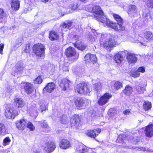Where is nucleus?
Returning <instances> with one entry per match:
<instances>
[{
    "instance_id": "f257e3e1",
    "label": "nucleus",
    "mask_w": 153,
    "mask_h": 153,
    "mask_svg": "<svg viewBox=\"0 0 153 153\" xmlns=\"http://www.w3.org/2000/svg\"><path fill=\"white\" fill-rule=\"evenodd\" d=\"M113 17L117 22V23L110 22L108 19H107L106 17H104V19L105 20V22L104 24L108 27H111L117 31L124 30L125 27L122 26L123 23V20L121 16L117 14H114Z\"/></svg>"
},
{
    "instance_id": "f03ea898",
    "label": "nucleus",
    "mask_w": 153,
    "mask_h": 153,
    "mask_svg": "<svg viewBox=\"0 0 153 153\" xmlns=\"http://www.w3.org/2000/svg\"><path fill=\"white\" fill-rule=\"evenodd\" d=\"M92 32L94 33V35L97 36H101L100 40H102L104 42L102 43L103 46L107 49L110 50L111 48L116 45V43L115 41L112 40V39H108V37L110 35L109 34H102L98 33L96 30H93Z\"/></svg>"
},
{
    "instance_id": "7ed1b4c3",
    "label": "nucleus",
    "mask_w": 153,
    "mask_h": 153,
    "mask_svg": "<svg viewBox=\"0 0 153 153\" xmlns=\"http://www.w3.org/2000/svg\"><path fill=\"white\" fill-rule=\"evenodd\" d=\"M86 10L89 12L92 13L96 19L103 23L105 22L104 17H106L104 15L103 12L100 7L95 5L92 8H87Z\"/></svg>"
},
{
    "instance_id": "20e7f679",
    "label": "nucleus",
    "mask_w": 153,
    "mask_h": 153,
    "mask_svg": "<svg viewBox=\"0 0 153 153\" xmlns=\"http://www.w3.org/2000/svg\"><path fill=\"white\" fill-rule=\"evenodd\" d=\"M76 90L80 94L89 95L91 91L89 86L85 83H81L77 85Z\"/></svg>"
},
{
    "instance_id": "39448f33",
    "label": "nucleus",
    "mask_w": 153,
    "mask_h": 153,
    "mask_svg": "<svg viewBox=\"0 0 153 153\" xmlns=\"http://www.w3.org/2000/svg\"><path fill=\"white\" fill-rule=\"evenodd\" d=\"M19 112L16 110L13 107H9L5 110V115L8 119H14L15 117L18 115Z\"/></svg>"
},
{
    "instance_id": "423d86ee",
    "label": "nucleus",
    "mask_w": 153,
    "mask_h": 153,
    "mask_svg": "<svg viewBox=\"0 0 153 153\" xmlns=\"http://www.w3.org/2000/svg\"><path fill=\"white\" fill-rule=\"evenodd\" d=\"M112 95L108 93H106L102 96L98 101V103L100 105H103L108 102Z\"/></svg>"
},
{
    "instance_id": "0eeeda50",
    "label": "nucleus",
    "mask_w": 153,
    "mask_h": 153,
    "mask_svg": "<svg viewBox=\"0 0 153 153\" xmlns=\"http://www.w3.org/2000/svg\"><path fill=\"white\" fill-rule=\"evenodd\" d=\"M23 69V64L21 63L18 62L13 67L12 74L14 76H16L21 72Z\"/></svg>"
},
{
    "instance_id": "6e6552de",
    "label": "nucleus",
    "mask_w": 153,
    "mask_h": 153,
    "mask_svg": "<svg viewBox=\"0 0 153 153\" xmlns=\"http://www.w3.org/2000/svg\"><path fill=\"white\" fill-rule=\"evenodd\" d=\"M65 53L66 56L68 57H72L74 56V59L76 60L79 54L77 55L76 53L74 48L72 47H69L65 50Z\"/></svg>"
},
{
    "instance_id": "1a4fd4ad",
    "label": "nucleus",
    "mask_w": 153,
    "mask_h": 153,
    "mask_svg": "<svg viewBox=\"0 0 153 153\" xmlns=\"http://www.w3.org/2000/svg\"><path fill=\"white\" fill-rule=\"evenodd\" d=\"M56 148L55 143L51 141L46 143L45 146V150L47 152H51L53 151Z\"/></svg>"
},
{
    "instance_id": "9d476101",
    "label": "nucleus",
    "mask_w": 153,
    "mask_h": 153,
    "mask_svg": "<svg viewBox=\"0 0 153 153\" xmlns=\"http://www.w3.org/2000/svg\"><path fill=\"white\" fill-rule=\"evenodd\" d=\"M85 61L86 63L90 62L94 63H96L97 61L96 56L90 53L87 54L85 56Z\"/></svg>"
},
{
    "instance_id": "9b49d317",
    "label": "nucleus",
    "mask_w": 153,
    "mask_h": 153,
    "mask_svg": "<svg viewBox=\"0 0 153 153\" xmlns=\"http://www.w3.org/2000/svg\"><path fill=\"white\" fill-rule=\"evenodd\" d=\"M60 147L63 149H66L69 148L71 147V144L70 141L67 139H62L59 143Z\"/></svg>"
},
{
    "instance_id": "f8f14e48",
    "label": "nucleus",
    "mask_w": 153,
    "mask_h": 153,
    "mask_svg": "<svg viewBox=\"0 0 153 153\" xmlns=\"http://www.w3.org/2000/svg\"><path fill=\"white\" fill-rule=\"evenodd\" d=\"M86 101V100L82 98H78L75 99L74 102L77 107L80 108L83 106Z\"/></svg>"
},
{
    "instance_id": "ddd939ff",
    "label": "nucleus",
    "mask_w": 153,
    "mask_h": 153,
    "mask_svg": "<svg viewBox=\"0 0 153 153\" xmlns=\"http://www.w3.org/2000/svg\"><path fill=\"white\" fill-rule=\"evenodd\" d=\"M147 83L146 81H142L138 85L136 86V89L139 94L142 93L145 90V87L146 86Z\"/></svg>"
},
{
    "instance_id": "4468645a",
    "label": "nucleus",
    "mask_w": 153,
    "mask_h": 153,
    "mask_svg": "<svg viewBox=\"0 0 153 153\" xmlns=\"http://www.w3.org/2000/svg\"><path fill=\"white\" fill-rule=\"evenodd\" d=\"M15 123L17 128L19 129L23 130L26 127V122L25 120L21 119L16 121Z\"/></svg>"
},
{
    "instance_id": "2eb2a0df",
    "label": "nucleus",
    "mask_w": 153,
    "mask_h": 153,
    "mask_svg": "<svg viewBox=\"0 0 153 153\" xmlns=\"http://www.w3.org/2000/svg\"><path fill=\"white\" fill-rule=\"evenodd\" d=\"M71 123L72 126H75L76 128H78L80 124V120L79 116L75 115L73 116L71 120Z\"/></svg>"
},
{
    "instance_id": "dca6fc26",
    "label": "nucleus",
    "mask_w": 153,
    "mask_h": 153,
    "mask_svg": "<svg viewBox=\"0 0 153 153\" xmlns=\"http://www.w3.org/2000/svg\"><path fill=\"white\" fill-rule=\"evenodd\" d=\"M71 82L66 79H62L59 84V86L64 90H65L69 87Z\"/></svg>"
},
{
    "instance_id": "f3484780",
    "label": "nucleus",
    "mask_w": 153,
    "mask_h": 153,
    "mask_svg": "<svg viewBox=\"0 0 153 153\" xmlns=\"http://www.w3.org/2000/svg\"><path fill=\"white\" fill-rule=\"evenodd\" d=\"M13 103L16 107L18 108H21L23 107L25 105L23 100L22 99L19 98L14 99Z\"/></svg>"
},
{
    "instance_id": "a211bd4d",
    "label": "nucleus",
    "mask_w": 153,
    "mask_h": 153,
    "mask_svg": "<svg viewBox=\"0 0 153 153\" xmlns=\"http://www.w3.org/2000/svg\"><path fill=\"white\" fill-rule=\"evenodd\" d=\"M55 85L53 82H50L47 84L43 89V91H46L48 92H51L55 89Z\"/></svg>"
},
{
    "instance_id": "6ab92c4d",
    "label": "nucleus",
    "mask_w": 153,
    "mask_h": 153,
    "mask_svg": "<svg viewBox=\"0 0 153 153\" xmlns=\"http://www.w3.org/2000/svg\"><path fill=\"white\" fill-rule=\"evenodd\" d=\"M100 129H95L94 130H89L86 132V134L88 136L94 138L98 134L96 133V131L97 133H99L101 132Z\"/></svg>"
},
{
    "instance_id": "aec40b11",
    "label": "nucleus",
    "mask_w": 153,
    "mask_h": 153,
    "mask_svg": "<svg viewBox=\"0 0 153 153\" xmlns=\"http://www.w3.org/2000/svg\"><path fill=\"white\" fill-rule=\"evenodd\" d=\"M145 134L148 137H151L153 136V124L147 126L145 130Z\"/></svg>"
},
{
    "instance_id": "412c9836",
    "label": "nucleus",
    "mask_w": 153,
    "mask_h": 153,
    "mask_svg": "<svg viewBox=\"0 0 153 153\" xmlns=\"http://www.w3.org/2000/svg\"><path fill=\"white\" fill-rule=\"evenodd\" d=\"M126 58L128 62L130 63H135L137 60V58L134 54L129 53H127Z\"/></svg>"
},
{
    "instance_id": "4be33fe9",
    "label": "nucleus",
    "mask_w": 153,
    "mask_h": 153,
    "mask_svg": "<svg viewBox=\"0 0 153 153\" xmlns=\"http://www.w3.org/2000/svg\"><path fill=\"white\" fill-rule=\"evenodd\" d=\"M77 148V150L79 151V153H91V151L87 149L86 147L83 144H80Z\"/></svg>"
},
{
    "instance_id": "5701e85b",
    "label": "nucleus",
    "mask_w": 153,
    "mask_h": 153,
    "mask_svg": "<svg viewBox=\"0 0 153 153\" xmlns=\"http://www.w3.org/2000/svg\"><path fill=\"white\" fill-rule=\"evenodd\" d=\"M11 7L13 10L16 11L20 7V2L18 0H12L11 2Z\"/></svg>"
},
{
    "instance_id": "b1692460",
    "label": "nucleus",
    "mask_w": 153,
    "mask_h": 153,
    "mask_svg": "<svg viewBox=\"0 0 153 153\" xmlns=\"http://www.w3.org/2000/svg\"><path fill=\"white\" fill-rule=\"evenodd\" d=\"M59 35L58 33L53 30L50 31L49 34V39L51 41L56 40L59 38Z\"/></svg>"
},
{
    "instance_id": "393cba45",
    "label": "nucleus",
    "mask_w": 153,
    "mask_h": 153,
    "mask_svg": "<svg viewBox=\"0 0 153 153\" xmlns=\"http://www.w3.org/2000/svg\"><path fill=\"white\" fill-rule=\"evenodd\" d=\"M25 91L28 94H30L33 90V86L30 83H26L24 86Z\"/></svg>"
},
{
    "instance_id": "a878e982",
    "label": "nucleus",
    "mask_w": 153,
    "mask_h": 153,
    "mask_svg": "<svg viewBox=\"0 0 153 153\" xmlns=\"http://www.w3.org/2000/svg\"><path fill=\"white\" fill-rule=\"evenodd\" d=\"M45 48L44 45L42 44H39V57H42V58L45 57Z\"/></svg>"
},
{
    "instance_id": "bb28decb",
    "label": "nucleus",
    "mask_w": 153,
    "mask_h": 153,
    "mask_svg": "<svg viewBox=\"0 0 153 153\" xmlns=\"http://www.w3.org/2000/svg\"><path fill=\"white\" fill-rule=\"evenodd\" d=\"M123 59V56L120 53H117L114 56V60L117 64H120Z\"/></svg>"
},
{
    "instance_id": "cd10ccee",
    "label": "nucleus",
    "mask_w": 153,
    "mask_h": 153,
    "mask_svg": "<svg viewBox=\"0 0 153 153\" xmlns=\"http://www.w3.org/2000/svg\"><path fill=\"white\" fill-rule=\"evenodd\" d=\"M137 12V9L136 6L131 5L129 6L128 10L129 14L134 15Z\"/></svg>"
},
{
    "instance_id": "c85d7f7f",
    "label": "nucleus",
    "mask_w": 153,
    "mask_h": 153,
    "mask_svg": "<svg viewBox=\"0 0 153 153\" xmlns=\"http://www.w3.org/2000/svg\"><path fill=\"white\" fill-rule=\"evenodd\" d=\"M74 45L78 49L80 50H83L86 48V46L84 44H82L80 42H79V40L76 42L74 44Z\"/></svg>"
},
{
    "instance_id": "c756f323",
    "label": "nucleus",
    "mask_w": 153,
    "mask_h": 153,
    "mask_svg": "<svg viewBox=\"0 0 153 153\" xmlns=\"http://www.w3.org/2000/svg\"><path fill=\"white\" fill-rule=\"evenodd\" d=\"M144 36L145 39L147 40L153 39V35L150 31H146L144 33Z\"/></svg>"
},
{
    "instance_id": "7c9ffc66",
    "label": "nucleus",
    "mask_w": 153,
    "mask_h": 153,
    "mask_svg": "<svg viewBox=\"0 0 153 153\" xmlns=\"http://www.w3.org/2000/svg\"><path fill=\"white\" fill-rule=\"evenodd\" d=\"M132 91V88L129 85H127L125 89L123 91V92L128 96L129 95Z\"/></svg>"
},
{
    "instance_id": "2f4dec72",
    "label": "nucleus",
    "mask_w": 153,
    "mask_h": 153,
    "mask_svg": "<svg viewBox=\"0 0 153 153\" xmlns=\"http://www.w3.org/2000/svg\"><path fill=\"white\" fill-rule=\"evenodd\" d=\"M143 108L145 111H148L152 108V104L150 102L148 101H145L143 104Z\"/></svg>"
},
{
    "instance_id": "473e14b6",
    "label": "nucleus",
    "mask_w": 153,
    "mask_h": 153,
    "mask_svg": "<svg viewBox=\"0 0 153 153\" xmlns=\"http://www.w3.org/2000/svg\"><path fill=\"white\" fill-rule=\"evenodd\" d=\"M114 86L115 89L118 90L123 87V83L118 81H116L114 83Z\"/></svg>"
},
{
    "instance_id": "72a5a7b5",
    "label": "nucleus",
    "mask_w": 153,
    "mask_h": 153,
    "mask_svg": "<svg viewBox=\"0 0 153 153\" xmlns=\"http://www.w3.org/2000/svg\"><path fill=\"white\" fill-rule=\"evenodd\" d=\"M143 15L144 17H146L147 19L151 18V15L150 11L147 9L146 10H143Z\"/></svg>"
},
{
    "instance_id": "f704fd0d",
    "label": "nucleus",
    "mask_w": 153,
    "mask_h": 153,
    "mask_svg": "<svg viewBox=\"0 0 153 153\" xmlns=\"http://www.w3.org/2000/svg\"><path fill=\"white\" fill-rule=\"evenodd\" d=\"M102 85L100 82L94 84V91L97 93L99 92L101 89Z\"/></svg>"
},
{
    "instance_id": "c9c22d12",
    "label": "nucleus",
    "mask_w": 153,
    "mask_h": 153,
    "mask_svg": "<svg viewBox=\"0 0 153 153\" xmlns=\"http://www.w3.org/2000/svg\"><path fill=\"white\" fill-rule=\"evenodd\" d=\"M72 22L71 21H67L63 24L62 30H64V29H68L71 26Z\"/></svg>"
},
{
    "instance_id": "e433bc0d",
    "label": "nucleus",
    "mask_w": 153,
    "mask_h": 153,
    "mask_svg": "<svg viewBox=\"0 0 153 153\" xmlns=\"http://www.w3.org/2000/svg\"><path fill=\"white\" fill-rule=\"evenodd\" d=\"M5 126L2 123H0V134L4 135L5 133Z\"/></svg>"
},
{
    "instance_id": "4c0bfd02",
    "label": "nucleus",
    "mask_w": 153,
    "mask_h": 153,
    "mask_svg": "<svg viewBox=\"0 0 153 153\" xmlns=\"http://www.w3.org/2000/svg\"><path fill=\"white\" fill-rule=\"evenodd\" d=\"M33 52L37 56H38V45L37 44H35L33 46Z\"/></svg>"
},
{
    "instance_id": "58836bf2",
    "label": "nucleus",
    "mask_w": 153,
    "mask_h": 153,
    "mask_svg": "<svg viewBox=\"0 0 153 153\" xmlns=\"http://www.w3.org/2000/svg\"><path fill=\"white\" fill-rule=\"evenodd\" d=\"M143 42H147L146 39H144L141 36H139L138 38V40L137 41H136L135 42H136L137 43H140L141 44V45H144V43H143Z\"/></svg>"
},
{
    "instance_id": "ea45409f",
    "label": "nucleus",
    "mask_w": 153,
    "mask_h": 153,
    "mask_svg": "<svg viewBox=\"0 0 153 153\" xmlns=\"http://www.w3.org/2000/svg\"><path fill=\"white\" fill-rule=\"evenodd\" d=\"M11 140L9 137H7L5 138L3 140V144L4 146H6L9 144Z\"/></svg>"
},
{
    "instance_id": "a19ab883",
    "label": "nucleus",
    "mask_w": 153,
    "mask_h": 153,
    "mask_svg": "<svg viewBox=\"0 0 153 153\" xmlns=\"http://www.w3.org/2000/svg\"><path fill=\"white\" fill-rule=\"evenodd\" d=\"M123 137H124V136L121 135H119L116 140L117 143H123L124 141L123 139Z\"/></svg>"
},
{
    "instance_id": "79ce46f5",
    "label": "nucleus",
    "mask_w": 153,
    "mask_h": 153,
    "mask_svg": "<svg viewBox=\"0 0 153 153\" xmlns=\"http://www.w3.org/2000/svg\"><path fill=\"white\" fill-rule=\"evenodd\" d=\"M22 39L21 38L17 39L16 42L15 47H18L21 45L22 43Z\"/></svg>"
},
{
    "instance_id": "37998d69",
    "label": "nucleus",
    "mask_w": 153,
    "mask_h": 153,
    "mask_svg": "<svg viewBox=\"0 0 153 153\" xmlns=\"http://www.w3.org/2000/svg\"><path fill=\"white\" fill-rule=\"evenodd\" d=\"M69 65V63L67 62L64 63L63 65L62 66V69L64 71H68V66Z\"/></svg>"
},
{
    "instance_id": "c03bdc74",
    "label": "nucleus",
    "mask_w": 153,
    "mask_h": 153,
    "mask_svg": "<svg viewBox=\"0 0 153 153\" xmlns=\"http://www.w3.org/2000/svg\"><path fill=\"white\" fill-rule=\"evenodd\" d=\"M41 126L44 128L49 129V126H48L47 123L45 121H44L43 122H41L40 123Z\"/></svg>"
},
{
    "instance_id": "a18cd8bd",
    "label": "nucleus",
    "mask_w": 153,
    "mask_h": 153,
    "mask_svg": "<svg viewBox=\"0 0 153 153\" xmlns=\"http://www.w3.org/2000/svg\"><path fill=\"white\" fill-rule=\"evenodd\" d=\"M27 127L31 131H33L35 129L34 126L31 122H29L27 123Z\"/></svg>"
},
{
    "instance_id": "49530a36",
    "label": "nucleus",
    "mask_w": 153,
    "mask_h": 153,
    "mask_svg": "<svg viewBox=\"0 0 153 153\" xmlns=\"http://www.w3.org/2000/svg\"><path fill=\"white\" fill-rule=\"evenodd\" d=\"M6 15V13L4 10L3 9L0 8V19L4 18Z\"/></svg>"
},
{
    "instance_id": "de8ad7c7",
    "label": "nucleus",
    "mask_w": 153,
    "mask_h": 153,
    "mask_svg": "<svg viewBox=\"0 0 153 153\" xmlns=\"http://www.w3.org/2000/svg\"><path fill=\"white\" fill-rule=\"evenodd\" d=\"M146 4L148 7L153 8V0H148Z\"/></svg>"
},
{
    "instance_id": "09e8293b",
    "label": "nucleus",
    "mask_w": 153,
    "mask_h": 153,
    "mask_svg": "<svg viewBox=\"0 0 153 153\" xmlns=\"http://www.w3.org/2000/svg\"><path fill=\"white\" fill-rule=\"evenodd\" d=\"M87 38L88 39V40H89L91 43L93 42L95 40V38L93 37L92 35L90 33L88 35Z\"/></svg>"
},
{
    "instance_id": "8fccbe9b",
    "label": "nucleus",
    "mask_w": 153,
    "mask_h": 153,
    "mask_svg": "<svg viewBox=\"0 0 153 153\" xmlns=\"http://www.w3.org/2000/svg\"><path fill=\"white\" fill-rule=\"evenodd\" d=\"M61 122L63 124H66L67 123L68 120L67 119L66 116L64 115L61 118Z\"/></svg>"
},
{
    "instance_id": "3c124183",
    "label": "nucleus",
    "mask_w": 153,
    "mask_h": 153,
    "mask_svg": "<svg viewBox=\"0 0 153 153\" xmlns=\"http://www.w3.org/2000/svg\"><path fill=\"white\" fill-rule=\"evenodd\" d=\"M40 104H41L40 105L41 112H42L43 111L45 110L46 108V106H45V101H44L42 102V104H41L40 103Z\"/></svg>"
},
{
    "instance_id": "603ef678",
    "label": "nucleus",
    "mask_w": 153,
    "mask_h": 153,
    "mask_svg": "<svg viewBox=\"0 0 153 153\" xmlns=\"http://www.w3.org/2000/svg\"><path fill=\"white\" fill-rule=\"evenodd\" d=\"M140 73L137 71H134L131 73V76L134 77H137L139 76Z\"/></svg>"
},
{
    "instance_id": "864d4df0",
    "label": "nucleus",
    "mask_w": 153,
    "mask_h": 153,
    "mask_svg": "<svg viewBox=\"0 0 153 153\" xmlns=\"http://www.w3.org/2000/svg\"><path fill=\"white\" fill-rule=\"evenodd\" d=\"M30 45L29 44H26L25 49V52L26 53L29 52L30 51Z\"/></svg>"
},
{
    "instance_id": "5fc2aeb1",
    "label": "nucleus",
    "mask_w": 153,
    "mask_h": 153,
    "mask_svg": "<svg viewBox=\"0 0 153 153\" xmlns=\"http://www.w3.org/2000/svg\"><path fill=\"white\" fill-rule=\"evenodd\" d=\"M141 150L147 152H153V151L152 149L147 148H141Z\"/></svg>"
},
{
    "instance_id": "6e6d98bb",
    "label": "nucleus",
    "mask_w": 153,
    "mask_h": 153,
    "mask_svg": "<svg viewBox=\"0 0 153 153\" xmlns=\"http://www.w3.org/2000/svg\"><path fill=\"white\" fill-rule=\"evenodd\" d=\"M137 71L139 72V73L140 72L142 73H144L145 72L144 67H139L138 68Z\"/></svg>"
},
{
    "instance_id": "4d7b16f0",
    "label": "nucleus",
    "mask_w": 153,
    "mask_h": 153,
    "mask_svg": "<svg viewBox=\"0 0 153 153\" xmlns=\"http://www.w3.org/2000/svg\"><path fill=\"white\" fill-rule=\"evenodd\" d=\"M89 116H91L93 118H95L96 116V112L94 111H92L91 113L89 114Z\"/></svg>"
},
{
    "instance_id": "13d9d810",
    "label": "nucleus",
    "mask_w": 153,
    "mask_h": 153,
    "mask_svg": "<svg viewBox=\"0 0 153 153\" xmlns=\"http://www.w3.org/2000/svg\"><path fill=\"white\" fill-rule=\"evenodd\" d=\"M70 7L71 9L74 10L76 9L77 7L76 5H75L74 4H71Z\"/></svg>"
},
{
    "instance_id": "bf43d9fd",
    "label": "nucleus",
    "mask_w": 153,
    "mask_h": 153,
    "mask_svg": "<svg viewBox=\"0 0 153 153\" xmlns=\"http://www.w3.org/2000/svg\"><path fill=\"white\" fill-rule=\"evenodd\" d=\"M123 113L125 115H128L130 113V111L129 109H126L124 111Z\"/></svg>"
},
{
    "instance_id": "052dcab7",
    "label": "nucleus",
    "mask_w": 153,
    "mask_h": 153,
    "mask_svg": "<svg viewBox=\"0 0 153 153\" xmlns=\"http://www.w3.org/2000/svg\"><path fill=\"white\" fill-rule=\"evenodd\" d=\"M4 48V45L3 44H0V53L2 54V51Z\"/></svg>"
},
{
    "instance_id": "680f3d73",
    "label": "nucleus",
    "mask_w": 153,
    "mask_h": 153,
    "mask_svg": "<svg viewBox=\"0 0 153 153\" xmlns=\"http://www.w3.org/2000/svg\"><path fill=\"white\" fill-rule=\"evenodd\" d=\"M28 10V7L27 6H26L25 7V8L24 10V13H27Z\"/></svg>"
},
{
    "instance_id": "e2e57ef3",
    "label": "nucleus",
    "mask_w": 153,
    "mask_h": 153,
    "mask_svg": "<svg viewBox=\"0 0 153 153\" xmlns=\"http://www.w3.org/2000/svg\"><path fill=\"white\" fill-rule=\"evenodd\" d=\"M38 77H37L35 80H34L33 82L35 84H38Z\"/></svg>"
},
{
    "instance_id": "0e129e2a",
    "label": "nucleus",
    "mask_w": 153,
    "mask_h": 153,
    "mask_svg": "<svg viewBox=\"0 0 153 153\" xmlns=\"http://www.w3.org/2000/svg\"><path fill=\"white\" fill-rule=\"evenodd\" d=\"M79 36L78 35H75L74 37V39L75 40H78L79 39Z\"/></svg>"
},
{
    "instance_id": "69168bd1",
    "label": "nucleus",
    "mask_w": 153,
    "mask_h": 153,
    "mask_svg": "<svg viewBox=\"0 0 153 153\" xmlns=\"http://www.w3.org/2000/svg\"><path fill=\"white\" fill-rule=\"evenodd\" d=\"M42 82V78L41 76H39V84L41 83Z\"/></svg>"
},
{
    "instance_id": "338daca9",
    "label": "nucleus",
    "mask_w": 153,
    "mask_h": 153,
    "mask_svg": "<svg viewBox=\"0 0 153 153\" xmlns=\"http://www.w3.org/2000/svg\"><path fill=\"white\" fill-rule=\"evenodd\" d=\"M52 0H42V2L44 3H46L48 2H50Z\"/></svg>"
},
{
    "instance_id": "774afa93",
    "label": "nucleus",
    "mask_w": 153,
    "mask_h": 153,
    "mask_svg": "<svg viewBox=\"0 0 153 153\" xmlns=\"http://www.w3.org/2000/svg\"><path fill=\"white\" fill-rule=\"evenodd\" d=\"M122 146L124 147L125 148H131V147L128 146H125L124 145H123Z\"/></svg>"
}]
</instances>
